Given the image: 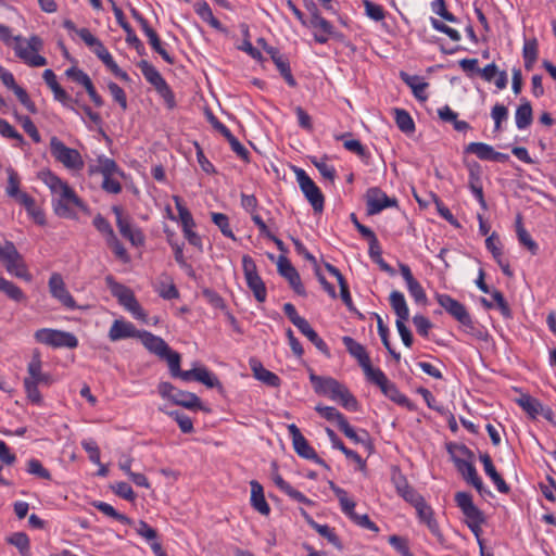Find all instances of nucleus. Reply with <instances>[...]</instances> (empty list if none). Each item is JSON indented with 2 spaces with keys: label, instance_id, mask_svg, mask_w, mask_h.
Here are the masks:
<instances>
[{
  "label": "nucleus",
  "instance_id": "5fc2aeb1",
  "mask_svg": "<svg viewBox=\"0 0 556 556\" xmlns=\"http://www.w3.org/2000/svg\"><path fill=\"white\" fill-rule=\"evenodd\" d=\"M315 409L327 420L336 421L339 427L345 417L334 407L317 405Z\"/></svg>",
  "mask_w": 556,
  "mask_h": 556
},
{
  "label": "nucleus",
  "instance_id": "13d9d810",
  "mask_svg": "<svg viewBox=\"0 0 556 556\" xmlns=\"http://www.w3.org/2000/svg\"><path fill=\"white\" fill-rule=\"evenodd\" d=\"M8 173V185L5 188V192L10 198H14L16 194L21 192L20 190V177L17 173L12 168L9 167L7 169Z\"/></svg>",
  "mask_w": 556,
  "mask_h": 556
},
{
  "label": "nucleus",
  "instance_id": "8fccbe9b",
  "mask_svg": "<svg viewBox=\"0 0 556 556\" xmlns=\"http://www.w3.org/2000/svg\"><path fill=\"white\" fill-rule=\"evenodd\" d=\"M313 9L314 11L311 18V26L319 29L326 35H333V26L327 20L320 16L316 5H313Z\"/></svg>",
  "mask_w": 556,
  "mask_h": 556
},
{
  "label": "nucleus",
  "instance_id": "20e7f679",
  "mask_svg": "<svg viewBox=\"0 0 556 556\" xmlns=\"http://www.w3.org/2000/svg\"><path fill=\"white\" fill-rule=\"evenodd\" d=\"M105 283L121 305L129 311L137 319L146 320L147 314L129 288L115 281L113 276H106Z\"/></svg>",
  "mask_w": 556,
  "mask_h": 556
},
{
  "label": "nucleus",
  "instance_id": "052dcab7",
  "mask_svg": "<svg viewBox=\"0 0 556 556\" xmlns=\"http://www.w3.org/2000/svg\"><path fill=\"white\" fill-rule=\"evenodd\" d=\"M0 135L5 138L17 140L21 144L25 142L23 136L5 119L0 117Z\"/></svg>",
  "mask_w": 556,
  "mask_h": 556
},
{
  "label": "nucleus",
  "instance_id": "603ef678",
  "mask_svg": "<svg viewBox=\"0 0 556 556\" xmlns=\"http://www.w3.org/2000/svg\"><path fill=\"white\" fill-rule=\"evenodd\" d=\"M212 220L225 237L236 240V237L229 226V218L227 215L223 213H212Z\"/></svg>",
  "mask_w": 556,
  "mask_h": 556
},
{
  "label": "nucleus",
  "instance_id": "4be33fe9",
  "mask_svg": "<svg viewBox=\"0 0 556 556\" xmlns=\"http://www.w3.org/2000/svg\"><path fill=\"white\" fill-rule=\"evenodd\" d=\"M43 80L49 86L51 91L54 94V99L60 101L66 108L74 110L73 108V99L68 96V93L60 86L56 80V76L52 70H46L42 74Z\"/></svg>",
  "mask_w": 556,
  "mask_h": 556
},
{
  "label": "nucleus",
  "instance_id": "5701e85b",
  "mask_svg": "<svg viewBox=\"0 0 556 556\" xmlns=\"http://www.w3.org/2000/svg\"><path fill=\"white\" fill-rule=\"evenodd\" d=\"M391 479L396 489L397 494L409 504H412L421 496L419 493L415 491L413 486L408 484L406 478L402 475L400 470L394 469Z\"/></svg>",
  "mask_w": 556,
  "mask_h": 556
},
{
  "label": "nucleus",
  "instance_id": "4d7b16f0",
  "mask_svg": "<svg viewBox=\"0 0 556 556\" xmlns=\"http://www.w3.org/2000/svg\"><path fill=\"white\" fill-rule=\"evenodd\" d=\"M16 118L18 119V122L21 123L23 129L25 130V132L35 141V142H40L41 141V137H40V134L37 129V127L35 126V124L33 123V121L30 119V117L26 116V115H17L16 114Z\"/></svg>",
  "mask_w": 556,
  "mask_h": 556
},
{
  "label": "nucleus",
  "instance_id": "bb28decb",
  "mask_svg": "<svg viewBox=\"0 0 556 556\" xmlns=\"http://www.w3.org/2000/svg\"><path fill=\"white\" fill-rule=\"evenodd\" d=\"M89 173H99L102 176H118L124 177V172L118 167L117 163L110 157L100 155L97 159V165L89 166Z\"/></svg>",
  "mask_w": 556,
  "mask_h": 556
},
{
  "label": "nucleus",
  "instance_id": "c9c22d12",
  "mask_svg": "<svg viewBox=\"0 0 556 556\" xmlns=\"http://www.w3.org/2000/svg\"><path fill=\"white\" fill-rule=\"evenodd\" d=\"M325 268L327 269V271L329 274H331L332 276H334L337 278L339 287H340L341 299H342L343 303L350 309H352L353 308L352 307V298H351L349 286H348L345 278L343 277V275L340 273V270L337 267H334L333 265H331L329 263H325Z\"/></svg>",
  "mask_w": 556,
  "mask_h": 556
},
{
  "label": "nucleus",
  "instance_id": "f03ea898",
  "mask_svg": "<svg viewBox=\"0 0 556 556\" xmlns=\"http://www.w3.org/2000/svg\"><path fill=\"white\" fill-rule=\"evenodd\" d=\"M311 382L317 393L330 396L333 401H339L341 405L350 410L358 409V402L349 389L331 377H320L312 374Z\"/></svg>",
  "mask_w": 556,
  "mask_h": 556
},
{
  "label": "nucleus",
  "instance_id": "4468645a",
  "mask_svg": "<svg viewBox=\"0 0 556 556\" xmlns=\"http://www.w3.org/2000/svg\"><path fill=\"white\" fill-rule=\"evenodd\" d=\"M288 431L292 438L293 447L298 455L306 459H312L315 463L324 466L325 468H328V465L325 463L324 459H321L317 455L315 450L308 444L307 440L301 433L296 425L290 424L288 426Z\"/></svg>",
  "mask_w": 556,
  "mask_h": 556
},
{
  "label": "nucleus",
  "instance_id": "774afa93",
  "mask_svg": "<svg viewBox=\"0 0 556 556\" xmlns=\"http://www.w3.org/2000/svg\"><path fill=\"white\" fill-rule=\"evenodd\" d=\"M389 543L402 555V556H414L408 546L407 539L399 535L389 536Z\"/></svg>",
  "mask_w": 556,
  "mask_h": 556
},
{
  "label": "nucleus",
  "instance_id": "72a5a7b5",
  "mask_svg": "<svg viewBox=\"0 0 556 556\" xmlns=\"http://www.w3.org/2000/svg\"><path fill=\"white\" fill-rule=\"evenodd\" d=\"M389 300L390 305L397 317L396 320H407L409 317V309L403 293L396 290L392 291Z\"/></svg>",
  "mask_w": 556,
  "mask_h": 556
},
{
  "label": "nucleus",
  "instance_id": "f8f14e48",
  "mask_svg": "<svg viewBox=\"0 0 556 556\" xmlns=\"http://www.w3.org/2000/svg\"><path fill=\"white\" fill-rule=\"evenodd\" d=\"M113 213L116 216V226L119 230V233L134 247H141L144 243V236L142 231L135 227L128 215H124L123 208L121 206H113Z\"/></svg>",
  "mask_w": 556,
  "mask_h": 556
},
{
  "label": "nucleus",
  "instance_id": "7ed1b4c3",
  "mask_svg": "<svg viewBox=\"0 0 556 556\" xmlns=\"http://www.w3.org/2000/svg\"><path fill=\"white\" fill-rule=\"evenodd\" d=\"M0 261L4 263L5 269L17 278L27 282L31 281L33 276L28 271L22 254L17 251L14 243L5 241L0 245Z\"/></svg>",
  "mask_w": 556,
  "mask_h": 556
},
{
  "label": "nucleus",
  "instance_id": "0e129e2a",
  "mask_svg": "<svg viewBox=\"0 0 556 556\" xmlns=\"http://www.w3.org/2000/svg\"><path fill=\"white\" fill-rule=\"evenodd\" d=\"M65 74L70 79L76 81L85 88L92 83L90 77L84 71L75 66L67 68Z\"/></svg>",
  "mask_w": 556,
  "mask_h": 556
},
{
  "label": "nucleus",
  "instance_id": "2f4dec72",
  "mask_svg": "<svg viewBox=\"0 0 556 556\" xmlns=\"http://www.w3.org/2000/svg\"><path fill=\"white\" fill-rule=\"evenodd\" d=\"M180 361L181 357L179 353L172 355L169 363L167 364L170 375L174 378H180L184 381L197 380L198 367L191 370H181Z\"/></svg>",
  "mask_w": 556,
  "mask_h": 556
},
{
  "label": "nucleus",
  "instance_id": "cd10ccee",
  "mask_svg": "<svg viewBox=\"0 0 556 556\" xmlns=\"http://www.w3.org/2000/svg\"><path fill=\"white\" fill-rule=\"evenodd\" d=\"M265 51L270 55L281 76L290 87H295L296 81L291 73L289 62L282 58L279 51L274 47H265Z\"/></svg>",
  "mask_w": 556,
  "mask_h": 556
},
{
  "label": "nucleus",
  "instance_id": "473e14b6",
  "mask_svg": "<svg viewBox=\"0 0 556 556\" xmlns=\"http://www.w3.org/2000/svg\"><path fill=\"white\" fill-rule=\"evenodd\" d=\"M113 12H114V15L116 17L118 25L125 30V33L127 35L126 41L135 48H142V42L136 36L130 24L125 20L122 9H119L115 3H113Z\"/></svg>",
  "mask_w": 556,
  "mask_h": 556
},
{
  "label": "nucleus",
  "instance_id": "338daca9",
  "mask_svg": "<svg viewBox=\"0 0 556 556\" xmlns=\"http://www.w3.org/2000/svg\"><path fill=\"white\" fill-rule=\"evenodd\" d=\"M106 244L111 248L118 260L123 261L124 263L129 262V255L116 236L108 240Z\"/></svg>",
  "mask_w": 556,
  "mask_h": 556
},
{
  "label": "nucleus",
  "instance_id": "de8ad7c7",
  "mask_svg": "<svg viewBox=\"0 0 556 556\" xmlns=\"http://www.w3.org/2000/svg\"><path fill=\"white\" fill-rule=\"evenodd\" d=\"M93 506L98 510L103 513L104 515H106L109 517H112V518L118 520L122 523H125V525H130L131 523V520L127 516L116 511L115 508L112 505H110V504H108L105 502H94Z\"/></svg>",
  "mask_w": 556,
  "mask_h": 556
},
{
  "label": "nucleus",
  "instance_id": "6e6d98bb",
  "mask_svg": "<svg viewBox=\"0 0 556 556\" xmlns=\"http://www.w3.org/2000/svg\"><path fill=\"white\" fill-rule=\"evenodd\" d=\"M363 4L365 13L369 18L379 22L386 17V11L380 4L374 3L369 0H363Z\"/></svg>",
  "mask_w": 556,
  "mask_h": 556
},
{
  "label": "nucleus",
  "instance_id": "ea45409f",
  "mask_svg": "<svg viewBox=\"0 0 556 556\" xmlns=\"http://www.w3.org/2000/svg\"><path fill=\"white\" fill-rule=\"evenodd\" d=\"M400 76L402 80L412 88V91L417 99L422 101L427 99V96L424 94L425 89L428 86L427 83L419 81L417 76H410L405 72H401Z\"/></svg>",
  "mask_w": 556,
  "mask_h": 556
},
{
  "label": "nucleus",
  "instance_id": "dca6fc26",
  "mask_svg": "<svg viewBox=\"0 0 556 556\" xmlns=\"http://www.w3.org/2000/svg\"><path fill=\"white\" fill-rule=\"evenodd\" d=\"M367 214L376 215L387 207L397 206V200L390 198L380 188L372 187L366 192Z\"/></svg>",
  "mask_w": 556,
  "mask_h": 556
},
{
  "label": "nucleus",
  "instance_id": "423d86ee",
  "mask_svg": "<svg viewBox=\"0 0 556 556\" xmlns=\"http://www.w3.org/2000/svg\"><path fill=\"white\" fill-rule=\"evenodd\" d=\"M49 146L55 161L67 169L81 170L84 168L85 163L78 150L68 148L55 136L50 139Z\"/></svg>",
  "mask_w": 556,
  "mask_h": 556
},
{
  "label": "nucleus",
  "instance_id": "09e8293b",
  "mask_svg": "<svg viewBox=\"0 0 556 556\" xmlns=\"http://www.w3.org/2000/svg\"><path fill=\"white\" fill-rule=\"evenodd\" d=\"M207 388H219L222 389L220 381L218 378L205 367H198L197 380Z\"/></svg>",
  "mask_w": 556,
  "mask_h": 556
},
{
  "label": "nucleus",
  "instance_id": "aec40b11",
  "mask_svg": "<svg viewBox=\"0 0 556 556\" xmlns=\"http://www.w3.org/2000/svg\"><path fill=\"white\" fill-rule=\"evenodd\" d=\"M342 342L351 356L357 359L358 365L362 367L365 376H369L376 368L372 367L370 357L365 348L361 343L356 342L353 338L348 336L342 338Z\"/></svg>",
  "mask_w": 556,
  "mask_h": 556
},
{
  "label": "nucleus",
  "instance_id": "a18cd8bd",
  "mask_svg": "<svg viewBox=\"0 0 556 556\" xmlns=\"http://www.w3.org/2000/svg\"><path fill=\"white\" fill-rule=\"evenodd\" d=\"M465 151L476 154L480 160L491 161L494 149L483 142H471L466 147Z\"/></svg>",
  "mask_w": 556,
  "mask_h": 556
},
{
  "label": "nucleus",
  "instance_id": "680f3d73",
  "mask_svg": "<svg viewBox=\"0 0 556 556\" xmlns=\"http://www.w3.org/2000/svg\"><path fill=\"white\" fill-rule=\"evenodd\" d=\"M93 226L96 227V229L105 235V241L110 240L111 238H113L115 235L112 226L110 225V223L108 222L106 218H104L102 215L98 214L94 218H93Z\"/></svg>",
  "mask_w": 556,
  "mask_h": 556
},
{
  "label": "nucleus",
  "instance_id": "49530a36",
  "mask_svg": "<svg viewBox=\"0 0 556 556\" xmlns=\"http://www.w3.org/2000/svg\"><path fill=\"white\" fill-rule=\"evenodd\" d=\"M148 40H149V43L150 46L152 47V49L159 53L162 59L168 63V64H174V59L168 54V52L164 49L163 47V43L157 35V33L154 30V31H150L149 35L147 36Z\"/></svg>",
  "mask_w": 556,
  "mask_h": 556
},
{
  "label": "nucleus",
  "instance_id": "79ce46f5",
  "mask_svg": "<svg viewBox=\"0 0 556 556\" xmlns=\"http://www.w3.org/2000/svg\"><path fill=\"white\" fill-rule=\"evenodd\" d=\"M0 292H3L8 298L15 302H22L26 300L22 289L12 281L4 279L3 277L0 279Z\"/></svg>",
  "mask_w": 556,
  "mask_h": 556
},
{
  "label": "nucleus",
  "instance_id": "f3484780",
  "mask_svg": "<svg viewBox=\"0 0 556 556\" xmlns=\"http://www.w3.org/2000/svg\"><path fill=\"white\" fill-rule=\"evenodd\" d=\"M49 291L63 306L70 309L77 308V304L72 294L66 289L64 280L59 273H53L49 278Z\"/></svg>",
  "mask_w": 556,
  "mask_h": 556
},
{
  "label": "nucleus",
  "instance_id": "6ab92c4d",
  "mask_svg": "<svg viewBox=\"0 0 556 556\" xmlns=\"http://www.w3.org/2000/svg\"><path fill=\"white\" fill-rule=\"evenodd\" d=\"M277 270L280 276H282L285 279L288 280L291 288L294 290V292L296 294H299V295L306 294L298 270L294 268V266L290 263V261L286 256L280 255L278 257Z\"/></svg>",
  "mask_w": 556,
  "mask_h": 556
},
{
  "label": "nucleus",
  "instance_id": "f257e3e1",
  "mask_svg": "<svg viewBox=\"0 0 556 556\" xmlns=\"http://www.w3.org/2000/svg\"><path fill=\"white\" fill-rule=\"evenodd\" d=\"M41 179L56 197V199L53 200L54 213L64 218L74 217V207H80L83 205L81 200L77 197L75 191L67 182L63 181L51 172H43Z\"/></svg>",
  "mask_w": 556,
  "mask_h": 556
},
{
  "label": "nucleus",
  "instance_id": "69168bd1",
  "mask_svg": "<svg viewBox=\"0 0 556 556\" xmlns=\"http://www.w3.org/2000/svg\"><path fill=\"white\" fill-rule=\"evenodd\" d=\"M312 163L325 179L333 182L336 178V169L333 166L329 165L325 160H317L316 157L312 160Z\"/></svg>",
  "mask_w": 556,
  "mask_h": 556
},
{
  "label": "nucleus",
  "instance_id": "37998d69",
  "mask_svg": "<svg viewBox=\"0 0 556 556\" xmlns=\"http://www.w3.org/2000/svg\"><path fill=\"white\" fill-rule=\"evenodd\" d=\"M395 123L396 126L405 134H412L415 130V123L409 113L403 109H395Z\"/></svg>",
  "mask_w": 556,
  "mask_h": 556
},
{
  "label": "nucleus",
  "instance_id": "a211bd4d",
  "mask_svg": "<svg viewBox=\"0 0 556 556\" xmlns=\"http://www.w3.org/2000/svg\"><path fill=\"white\" fill-rule=\"evenodd\" d=\"M415 507L418 518L424 522L430 532L438 539L439 542H443L444 538L440 531L437 520L433 518L432 508L426 503L425 498L420 496L418 500L412 503Z\"/></svg>",
  "mask_w": 556,
  "mask_h": 556
},
{
  "label": "nucleus",
  "instance_id": "2eb2a0df",
  "mask_svg": "<svg viewBox=\"0 0 556 556\" xmlns=\"http://www.w3.org/2000/svg\"><path fill=\"white\" fill-rule=\"evenodd\" d=\"M139 339L150 353L156 355L163 361H166L167 364L169 363L172 355L178 353L173 351L161 337L154 336L149 331L142 330Z\"/></svg>",
  "mask_w": 556,
  "mask_h": 556
},
{
  "label": "nucleus",
  "instance_id": "9b49d317",
  "mask_svg": "<svg viewBox=\"0 0 556 556\" xmlns=\"http://www.w3.org/2000/svg\"><path fill=\"white\" fill-rule=\"evenodd\" d=\"M157 389L161 396L169 399L176 405L189 409L201 408V401L194 393L178 390L170 382H161Z\"/></svg>",
  "mask_w": 556,
  "mask_h": 556
},
{
  "label": "nucleus",
  "instance_id": "7c9ffc66",
  "mask_svg": "<svg viewBox=\"0 0 556 556\" xmlns=\"http://www.w3.org/2000/svg\"><path fill=\"white\" fill-rule=\"evenodd\" d=\"M250 485L252 507L260 514L267 516L270 513V507L265 500L263 486L256 480H252Z\"/></svg>",
  "mask_w": 556,
  "mask_h": 556
},
{
  "label": "nucleus",
  "instance_id": "0eeeda50",
  "mask_svg": "<svg viewBox=\"0 0 556 556\" xmlns=\"http://www.w3.org/2000/svg\"><path fill=\"white\" fill-rule=\"evenodd\" d=\"M366 378L369 382L379 387L381 392L391 401L395 402L399 405L407 407L409 410L415 409V405L404 394H402L399 391L397 387L387 378V376L381 369L376 368Z\"/></svg>",
  "mask_w": 556,
  "mask_h": 556
},
{
  "label": "nucleus",
  "instance_id": "c756f323",
  "mask_svg": "<svg viewBox=\"0 0 556 556\" xmlns=\"http://www.w3.org/2000/svg\"><path fill=\"white\" fill-rule=\"evenodd\" d=\"M480 460L483 464L485 473L496 485L498 492L507 494L510 490L509 485L505 482L502 476L496 471L493 462L489 454L484 453L480 455Z\"/></svg>",
  "mask_w": 556,
  "mask_h": 556
},
{
  "label": "nucleus",
  "instance_id": "58836bf2",
  "mask_svg": "<svg viewBox=\"0 0 556 556\" xmlns=\"http://www.w3.org/2000/svg\"><path fill=\"white\" fill-rule=\"evenodd\" d=\"M144 78L155 88L165 80L160 72L147 60H141L138 63Z\"/></svg>",
  "mask_w": 556,
  "mask_h": 556
},
{
  "label": "nucleus",
  "instance_id": "864d4df0",
  "mask_svg": "<svg viewBox=\"0 0 556 556\" xmlns=\"http://www.w3.org/2000/svg\"><path fill=\"white\" fill-rule=\"evenodd\" d=\"M349 136H350V134H343V135L337 136L336 139L343 140V147L346 150L355 153L358 156H365L366 149L364 148L362 142L356 139H348Z\"/></svg>",
  "mask_w": 556,
  "mask_h": 556
},
{
  "label": "nucleus",
  "instance_id": "3c124183",
  "mask_svg": "<svg viewBox=\"0 0 556 556\" xmlns=\"http://www.w3.org/2000/svg\"><path fill=\"white\" fill-rule=\"evenodd\" d=\"M312 528L316 530L321 536L328 540L338 549H342V544L339 536L327 525L312 523Z\"/></svg>",
  "mask_w": 556,
  "mask_h": 556
},
{
  "label": "nucleus",
  "instance_id": "e2e57ef3",
  "mask_svg": "<svg viewBox=\"0 0 556 556\" xmlns=\"http://www.w3.org/2000/svg\"><path fill=\"white\" fill-rule=\"evenodd\" d=\"M168 415L176 420L181 432L191 433L193 431V422H192L191 418L188 417L187 415L179 413L177 410L169 412Z\"/></svg>",
  "mask_w": 556,
  "mask_h": 556
},
{
  "label": "nucleus",
  "instance_id": "b1692460",
  "mask_svg": "<svg viewBox=\"0 0 556 556\" xmlns=\"http://www.w3.org/2000/svg\"><path fill=\"white\" fill-rule=\"evenodd\" d=\"M456 469L463 476L467 483L471 484L480 494L486 492L481 478L478 476L476 467L472 464V459L462 462L458 460Z\"/></svg>",
  "mask_w": 556,
  "mask_h": 556
},
{
  "label": "nucleus",
  "instance_id": "c03bdc74",
  "mask_svg": "<svg viewBox=\"0 0 556 556\" xmlns=\"http://www.w3.org/2000/svg\"><path fill=\"white\" fill-rule=\"evenodd\" d=\"M326 432L336 448L340 450L348 458H351L358 464L363 463L362 457L355 451L348 448L332 429L327 428Z\"/></svg>",
  "mask_w": 556,
  "mask_h": 556
},
{
  "label": "nucleus",
  "instance_id": "4c0bfd02",
  "mask_svg": "<svg viewBox=\"0 0 556 556\" xmlns=\"http://www.w3.org/2000/svg\"><path fill=\"white\" fill-rule=\"evenodd\" d=\"M515 119L518 129H525L532 124L533 112L529 101H525L517 108Z\"/></svg>",
  "mask_w": 556,
  "mask_h": 556
},
{
  "label": "nucleus",
  "instance_id": "c85d7f7f",
  "mask_svg": "<svg viewBox=\"0 0 556 556\" xmlns=\"http://www.w3.org/2000/svg\"><path fill=\"white\" fill-rule=\"evenodd\" d=\"M250 367L253 371V376L257 380L262 381L263 383H265L269 387H274V388H277L280 386V383H281L280 378L276 374L264 368V366L262 365V363L260 361H257L255 358H251Z\"/></svg>",
  "mask_w": 556,
  "mask_h": 556
},
{
  "label": "nucleus",
  "instance_id": "a878e982",
  "mask_svg": "<svg viewBox=\"0 0 556 556\" xmlns=\"http://www.w3.org/2000/svg\"><path fill=\"white\" fill-rule=\"evenodd\" d=\"M27 372L29 377L25 378V380L35 381L36 384L48 386L52 382L51 376L41 371L40 353L37 351L33 354L31 361L27 367Z\"/></svg>",
  "mask_w": 556,
  "mask_h": 556
},
{
  "label": "nucleus",
  "instance_id": "9d476101",
  "mask_svg": "<svg viewBox=\"0 0 556 556\" xmlns=\"http://www.w3.org/2000/svg\"><path fill=\"white\" fill-rule=\"evenodd\" d=\"M242 267L248 287L253 292L256 301L263 303L266 300L267 292L265 283L257 273L255 262L251 256L243 255Z\"/></svg>",
  "mask_w": 556,
  "mask_h": 556
},
{
  "label": "nucleus",
  "instance_id": "bf43d9fd",
  "mask_svg": "<svg viewBox=\"0 0 556 556\" xmlns=\"http://www.w3.org/2000/svg\"><path fill=\"white\" fill-rule=\"evenodd\" d=\"M491 116L494 121L495 131H500L502 129V122L508 117V110L504 104L496 103L491 111Z\"/></svg>",
  "mask_w": 556,
  "mask_h": 556
},
{
  "label": "nucleus",
  "instance_id": "1a4fd4ad",
  "mask_svg": "<svg viewBox=\"0 0 556 556\" xmlns=\"http://www.w3.org/2000/svg\"><path fill=\"white\" fill-rule=\"evenodd\" d=\"M294 173L301 191L304 193L314 211L321 212L324 210L325 198L320 189L316 186V184L304 169L295 168Z\"/></svg>",
  "mask_w": 556,
  "mask_h": 556
},
{
  "label": "nucleus",
  "instance_id": "a19ab883",
  "mask_svg": "<svg viewBox=\"0 0 556 556\" xmlns=\"http://www.w3.org/2000/svg\"><path fill=\"white\" fill-rule=\"evenodd\" d=\"M447 450L455 467L459 465L458 460L466 462L473 458V453L464 444H450Z\"/></svg>",
  "mask_w": 556,
  "mask_h": 556
},
{
  "label": "nucleus",
  "instance_id": "39448f33",
  "mask_svg": "<svg viewBox=\"0 0 556 556\" xmlns=\"http://www.w3.org/2000/svg\"><path fill=\"white\" fill-rule=\"evenodd\" d=\"M455 502L466 517V523L471 532L479 538L482 523L485 522L483 513L473 504L472 496L468 492H457Z\"/></svg>",
  "mask_w": 556,
  "mask_h": 556
},
{
  "label": "nucleus",
  "instance_id": "ddd939ff",
  "mask_svg": "<svg viewBox=\"0 0 556 556\" xmlns=\"http://www.w3.org/2000/svg\"><path fill=\"white\" fill-rule=\"evenodd\" d=\"M435 299L438 303L459 324L470 329L473 328L471 316L465 305L447 294H437Z\"/></svg>",
  "mask_w": 556,
  "mask_h": 556
},
{
  "label": "nucleus",
  "instance_id": "6e6552de",
  "mask_svg": "<svg viewBox=\"0 0 556 556\" xmlns=\"http://www.w3.org/2000/svg\"><path fill=\"white\" fill-rule=\"evenodd\" d=\"M36 341L52 348H68L75 349L78 345L77 338L66 331L42 328L34 334Z\"/></svg>",
  "mask_w": 556,
  "mask_h": 556
},
{
  "label": "nucleus",
  "instance_id": "412c9836",
  "mask_svg": "<svg viewBox=\"0 0 556 556\" xmlns=\"http://www.w3.org/2000/svg\"><path fill=\"white\" fill-rule=\"evenodd\" d=\"M142 330H138L130 321L116 319L109 330V339L116 342L127 338H139Z\"/></svg>",
  "mask_w": 556,
  "mask_h": 556
},
{
  "label": "nucleus",
  "instance_id": "e433bc0d",
  "mask_svg": "<svg viewBox=\"0 0 556 556\" xmlns=\"http://www.w3.org/2000/svg\"><path fill=\"white\" fill-rule=\"evenodd\" d=\"M324 355L330 357V351L326 342L318 336V333L311 327L308 321H304L298 328Z\"/></svg>",
  "mask_w": 556,
  "mask_h": 556
},
{
  "label": "nucleus",
  "instance_id": "393cba45",
  "mask_svg": "<svg viewBox=\"0 0 556 556\" xmlns=\"http://www.w3.org/2000/svg\"><path fill=\"white\" fill-rule=\"evenodd\" d=\"M14 41H15V45L13 48H14L15 54L21 60H23L27 65L33 66V67H39V66H45L47 64L46 58L39 55L36 52H33L31 50H29L28 47L24 48L22 46V43H21L22 37L21 36H15Z\"/></svg>",
  "mask_w": 556,
  "mask_h": 556
},
{
  "label": "nucleus",
  "instance_id": "f704fd0d",
  "mask_svg": "<svg viewBox=\"0 0 556 556\" xmlns=\"http://www.w3.org/2000/svg\"><path fill=\"white\" fill-rule=\"evenodd\" d=\"M516 402L531 419H535L543 410V404L529 394H521Z\"/></svg>",
  "mask_w": 556,
  "mask_h": 556
}]
</instances>
